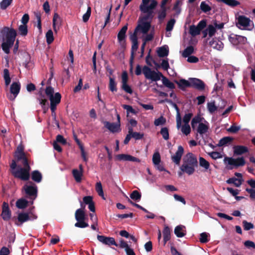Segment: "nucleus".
Listing matches in <instances>:
<instances>
[{"mask_svg": "<svg viewBox=\"0 0 255 255\" xmlns=\"http://www.w3.org/2000/svg\"><path fill=\"white\" fill-rule=\"evenodd\" d=\"M15 158L17 162H20L21 165L23 167L18 166L16 168V163L15 161L12 160L10 165L11 173L15 177L19 178L22 180H27L30 177V167L28 164V159L26 158L24 152H15L14 154Z\"/></svg>", "mask_w": 255, "mask_h": 255, "instance_id": "1", "label": "nucleus"}, {"mask_svg": "<svg viewBox=\"0 0 255 255\" xmlns=\"http://www.w3.org/2000/svg\"><path fill=\"white\" fill-rule=\"evenodd\" d=\"M16 35V31L13 28L4 27L1 30L0 37L2 41L1 48L6 54L9 53V49L13 45Z\"/></svg>", "mask_w": 255, "mask_h": 255, "instance_id": "2", "label": "nucleus"}, {"mask_svg": "<svg viewBox=\"0 0 255 255\" xmlns=\"http://www.w3.org/2000/svg\"><path fill=\"white\" fill-rule=\"evenodd\" d=\"M153 17L152 13H143L138 20V24L135 28L134 33L137 35L138 33L146 34L151 27V20Z\"/></svg>", "mask_w": 255, "mask_h": 255, "instance_id": "3", "label": "nucleus"}, {"mask_svg": "<svg viewBox=\"0 0 255 255\" xmlns=\"http://www.w3.org/2000/svg\"><path fill=\"white\" fill-rule=\"evenodd\" d=\"M198 162L195 156L192 153H187L183 158V163L180 166V170L188 175L192 174L195 171V167Z\"/></svg>", "mask_w": 255, "mask_h": 255, "instance_id": "4", "label": "nucleus"}, {"mask_svg": "<svg viewBox=\"0 0 255 255\" xmlns=\"http://www.w3.org/2000/svg\"><path fill=\"white\" fill-rule=\"evenodd\" d=\"M45 94L49 98L50 101V109L54 113L56 109V107L61 101V96L59 93H54V88L51 86H48L45 89Z\"/></svg>", "mask_w": 255, "mask_h": 255, "instance_id": "5", "label": "nucleus"}, {"mask_svg": "<svg viewBox=\"0 0 255 255\" xmlns=\"http://www.w3.org/2000/svg\"><path fill=\"white\" fill-rule=\"evenodd\" d=\"M236 25L240 29L252 30L254 28V22L243 15L236 16Z\"/></svg>", "mask_w": 255, "mask_h": 255, "instance_id": "6", "label": "nucleus"}, {"mask_svg": "<svg viewBox=\"0 0 255 255\" xmlns=\"http://www.w3.org/2000/svg\"><path fill=\"white\" fill-rule=\"evenodd\" d=\"M224 161L225 164L229 166L228 168L229 169L243 166L246 163L245 160L243 157L237 158L226 157L224 158Z\"/></svg>", "mask_w": 255, "mask_h": 255, "instance_id": "7", "label": "nucleus"}, {"mask_svg": "<svg viewBox=\"0 0 255 255\" xmlns=\"http://www.w3.org/2000/svg\"><path fill=\"white\" fill-rule=\"evenodd\" d=\"M26 194V197L31 200V204H33V201L37 197V188L36 185L32 182L27 183L23 187Z\"/></svg>", "mask_w": 255, "mask_h": 255, "instance_id": "8", "label": "nucleus"}, {"mask_svg": "<svg viewBox=\"0 0 255 255\" xmlns=\"http://www.w3.org/2000/svg\"><path fill=\"white\" fill-rule=\"evenodd\" d=\"M142 72L146 79L152 81H157L160 80L162 74L161 72L152 70L149 67L144 66L142 68Z\"/></svg>", "mask_w": 255, "mask_h": 255, "instance_id": "9", "label": "nucleus"}, {"mask_svg": "<svg viewBox=\"0 0 255 255\" xmlns=\"http://www.w3.org/2000/svg\"><path fill=\"white\" fill-rule=\"evenodd\" d=\"M150 0H142V3L139 8L143 13H152L153 10L157 5V2L155 0H152L150 3L148 4Z\"/></svg>", "mask_w": 255, "mask_h": 255, "instance_id": "10", "label": "nucleus"}, {"mask_svg": "<svg viewBox=\"0 0 255 255\" xmlns=\"http://www.w3.org/2000/svg\"><path fill=\"white\" fill-rule=\"evenodd\" d=\"M224 25V24L223 23H220L219 24L215 23L214 25H209L203 31V37L205 38L207 36L211 37L214 36L217 32V29L221 30L223 28Z\"/></svg>", "mask_w": 255, "mask_h": 255, "instance_id": "11", "label": "nucleus"}, {"mask_svg": "<svg viewBox=\"0 0 255 255\" xmlns=\"http://www.w3.org/2000/svg\"><path fill=\"white\" fill-rule=\"evenodd\" d=\"M228 39L229 41L235 46L245 44L247 42V39L246 37L236 35L234 33L230 34Z\"/></svg>", "mask_w": 255, "mask_h": 255, "instance_id": "12", "label": "nucleus"}, {"mask_svg": "<svg viewBox=\"0 0 255 255\" xmlns=\"http://www.w3.org/2000/svg\"><path fill=\"white\" fill-rule=\"evenodd\" d=\"M36 218L37 216L35 215L31 214L29 215L26 213H20L18 214L17 220L15 221V223L17 226H20L24 222L29 220H33Z\"/></svg>", "mask_w": 255, "mask_h": 255, "instance_id": "13", "label": "nucleus"}, {"mask_svg": "<svg viewBox=\"0 0 255 255\" xmlns=\"http://www.w3.org/2000/svg\"><path fill=\"white\" fill-rule=\"evenodd\" d=\"M20 89V84L19 82H13L10 86V91L12 95L8 96V99L11 101H13L19 93Z\"/></svg>", "mask_w": 255, "mask_h": 255, "instance_id": "14", "label": "nucleus"}, {"mask_svg": "<svg viewBox=\"0 0 255 255\" xmlns=\"http://www.w3.org/2000/svg\"><path fill=\"white\" fill-rule=\"evenodd\" d=\"M98 240L103 244L111 246L114 245L116 247L118 246V245L115 242V239L112 237H108L102 235L97 236Z\"/></svg>", "mask_w": 255, "mask_h": 255, "instance_id": "15", "label": "nucleus"}, {"mask_svg": "<svg viewBox=\"0 0 255 255\" xmlns=\"http://www.w3.org/2000/svg\"><path fill=\"white\" fill-rule=\"evenodd\" d=\"M11 211L9 208L8 203L4 202L2 206L1 216L4 221H8L11 218Z\"/></svg>", "mask_w": 255, "mask_h": 255, "instance_id": "16", "label": "nucleus"}, {"mask_svg": "<svg viewBox=\"0 0 255 255\" xmlns=\"http://www.w3.org/2000/svg\"><path fill=\"white\" fill-rule=\"evenodd\" d=\"M184 152V149L181 145L178 147V149L175 154L171 156L172 161L177 165H179Z\"/></svg>", "mask_w": 255, "mask_h": 255, "instance_id": "17", "label": "nucleus"}, {"mask_svg": "<svg viewBox=\"0 0 255 255\" xmlns=\"http://www.w3.org/2000/svg\"><path fill=\"white\" fill-rule=\"evenodd\" d=\"M104 124L105 127L113 133L121 131L120 123H113L105 121L104 122Z\"/></svg>", "mask_w": 255, "mask_h": 255, "instance_id": "18", "label": "nucleus"}, {"mask_svg": "<svg viewBox=\"0 0 255 255\" xmlns=\"http://www.w3.org/2000/svg\"><path fill=\"white\" fill-rule=\"evenodd\" d=\"M190 86L198 90H203L205 87V84L200 79L197 78L190 79Z\"/></svg>", "mask_w": 255, "mask_h": 255, "instance_id": "19", "label": "nucleus"}, {"mask_svg": "<svg viewBox=\"0 0 255 255\" xmlns=\"http://www.w3.org/2000/svg\"><path fill=\"white\" fill-rule=\"evenodd\" d=\"M209 45L213 48L219 51H221L224 48L223 42L217 38H213L209 41Z\"/></svg>", "mask_w": 255, "mask_h": 255, "instance_id": "20", "label": "nucleus"}, {"mask_svg": "<svg viewBox=\"0 0 255 255\" xmlns=\"http://www.w3.org/2000/svg\"><path fill=\"white\" fill-rule=\"evenodd\" d=\"M118 160L121 161H130L133 162H139L140 159L129 154H121L117 156Z\"/></svg>", "mask_w": 255, "mask_h": 255, "instance_id": "21", "label": "nucleus"}, {"mask_svg": "<svg viewBox=\"0 0 255 255\" xmlns=\"http://www.w3.org/2000/svg\"><path fill=\"white\" fill-rule=\"evenodd\" d=\"M62 20L58 13H55L53 17V28L55 32H57L61 25Z\"/></svg>", "mask_w": 255, "mask_h": 255, "instance_id": "22", "label": "nucleus"}, {"mask_svg": "<svg viewBox=\"0 0 255 255\" xmlns=\"http://www.w3.org/2000/svg\"><path fill=\"white\" fill-rule=\"evenodd\" d=\"M128 29V25L124 26L120 30L118 34V39L121 44H123L125 42L126 38V33Z\"/></svg>", "mask_w": 255, "mask_h": 255, "instance_id": "23", "label": "nucleus"}, {"mask_svg": "<svg viewBox=\"0 0 255 255\" xmlns=\"http://www.w3.org/2000/svg\"><path fill=\"white\" fill-rule=\"evenodd\" d=\"M234 153L235 155H242L248 151V148L243 145H236L233 147Z\"/></svg>", "mask_w": 255, "mask_h": 255, "instance_id": "24", "label": "nucleus"}, {"mask_svg": "<svg viewBox=\"0 0 255 255\" xmlns=\"http://www.w3.org/2000/svg\"><path fill=\"white\" fill-rule=\"evenodd\" d=\"M208 123L205 121L204 123L199 124L197 130L200 135H203L208 131Z\"/></svg>", "mask_w": 255, "mask_h": 255, "instance_id": "25", "label": "nucleus"}, {"mask_svg": "<svg viewBox=\"0 0 255 255\" xmlns=\"http://www.w3.org/2000/svg\"><path fill=\"white\" fill-rule=\"evenodd\" d=\"M174 234L178 238L183 237L186 234L185 227L182 225L176 226L174 229Z\"/></svg>", "mask_w": 255, "mask_h": 255, "instance_id": "26", "label": "nucleus"}, {"mask_svg": "<svg viewBox=\"0 0 255 255\" xmlns=\"http://www.w3.org/2000/svg\"><path fill=\"white\" fill-rule=\"evenodd\" d=\"M130 39L132 42L131 50L132 54H133V53L135 52L138 48L137 35L133 33L130 36Z\"/></svg>", "mask_w": 255, "mask_h": 255, "instance_id": "27", "label": "nucleus"}, {"mask_svg": "<svg viewBox=\"0 0 255 255\" xmlns=\"http://www.w3.org/2000/svg\"><path fill=\"white\" fill-rule=\"evenodd\" d=\"M233 140V138L231 136H225L221 138L217 145L219 147L226 146L230 144Z\"/></svg>", "mask_w": 255, "mask_h": 255, "instance_id": "28", "label": "nucleus"}, {"mask_svg": "<svg viewBox=\"0 0 255 255\" xmlns=\"http://www.w3.org/2000/svg\"><path fill=\"white\" fill-rule=\"evenodd\" d=\"M72 173L75 181L78 183L81 182L83 176V172L79 171L78 169H73Z\"/></svg>", "mask_w": 255, "mask_h": 255, "instance_id": "29", "label": "nucleus"}, {"mask_svg": "<svg viewBox=\"0 0 255 255\" xmlns=\"http://www.w3.org/2000/svg\"><path fill=\"white\" fill-rule=\"evenodd\" d=\"M158 55L160 57H164L168 55L169 53L168 47L167 45H164L158 48L157 50Z\"/></svg>", "mask_w": 255, "mask_h": 255, "instance_id": "30", "label": "nucleus"}, {"mask_svg": "<svg viewBox=\"0 0 255 255\" xmlns=\"http://www.w3.org/2000/svg\"><path fill=\"white\" fill-rule=\"evenodd\" d=\"M243 181V179L237 178L236 177L230 178L227 180V183L230 184H234L236 187H240Z\"/></svg>", "mask_w": 255, "mask_h": 255, "instance_id": "31", "label": "nucleus"}, {"mask_svg": "<svg viewBox=\"0 0 255 255\" xmlns=\"http://www.w3.org/2000/svg\"><path fill=\"white\" fill-rule=\"evenodd\" d=\"M171 231L167 226H165L163 230L164 244L165 245L167 241L170 239Z\"/></svg>", "mask_w": 255, "mask_h": 255, "instance_id": "32", "label": "nucleus"}, {"mask_svg": "<svg viewBox=\"0 0 255 255\" xmlns=\"http://www.w3.org/2000/svg\"><path fill=\"white\" fill-rule=\"evenodd\" d=\"M194 47L192 46H189L187 47L182 52V56L184 58H187L189 56H191L194 52Z\"/></svg>", "mask_w": 255, "mask_h": 255, "instance_id": "33", "label": "nucleus"}, {"mask_svg": "<svg viewBox=\"0 0 255 255\" xmlns=\"http://www.w3.org/2000/svg\"><path fill=\"white\" fill-rule=\"evenodd\" d=\"M75 219L77 221L85 220V215L84 211L81 209H78L75 212Z\"/></svg>", "mask_w": 255, "mask_h": 255, "instance_id": "34", "label": "nucleus"}, {"mask_svg": "<svg viewBox=\"0 0 255 255\" xmlns=\"http://www.w3.org/2000/svg\"><path fill=\"white\" fill-rule=\"evenodd\" d=\"M31 178L35 182L39 183L42 179V175L38 171L35 170L31 173Z\"/></svg>", "mask_w": 255, "mask_h": 255, "instance_id": "35", "label": "nucleus"}, {"mask_svg": "<svg viewBox=\"0 0 255 255\" xmlns=\"http://www.w3.org/2000/svg\"><path fill=\"white\" fill-rule=\"evenodd\" d=\"M176 82L177 84L178 87L181 90H184L186 87L190 86V82H189L185 79H181L179 81H176Z\"/></svg>", "mask_w": 255, "mask_h": 255, "instance_id": "36", "label": "nucleus"}, {"mask_svg": "<svg viewBox=\"0 0 255 255\" xmlns=\"http://www.w3.org/2000/svg\"><path fill=\"white\" fill-rule=\"evenodd\" d=\"M28 204V201L24 198L18 199L16 202V206L19 209H24L26 208Z\"/></svg>", "mask_w": 255, "mask_h": 255, "instance_id": "37", "label": "nucleus"}, {"mask_svg": "<svg viewBox=\"0 0 255 255\" xmlns=\"http://www.w3.org/2000/svg\"><path fill=\"white\" fill-rule=\"evenodd\" d=\"M161 78L162 83L165 86L170 89H173L175 88L174 84L170 81L167 78L163 76Z\"/></svg>", "mask_w": 255, "mask_h": 255, "instance_id": "38", "label": "nucleus"}, {"mask_svg": "<svg viewBox=\"0 0 255 255\" xmlns=\"http://www.w3.org/2000/svg\"><path fill=\"white\" fill-rule=\"evenodd\" d=\"M39 97L38 98V100L39 102V104L42 106V108H44L46 105H48V101L45 99L44 96L42 95L41 92V89L39 92Z\"/></svg>", "mask_w": 255, "mask_h": 255, "instance_id": "39", "label": "nucleus"}, {"mask_svg": "<svg viewBox=\"0 0 255 255\" xmlns=\"http://www.w3.org/2000/svg\"><path fill=\"white\" fill-rule=\"evenodd\" d=\"M173 106H174V107L175 108V109L176 110V111L177 112L176 117V124H177L176 126H177V128L179 129V128L181 127V118L180 114L179 113V110L178 107L177 106V105L175 104H174Z\"/></svg>", "mask_w": 255, "mask_h": 255, "instance_id": "40", "label": "nucleus"}, {"mask_svg": "<svg viewBox=\"0 0 255 255\" xmlns=\"http://www.w3.org/2000/svg\"><path fill=\"white\" fill-rule=\"evenodd\" d=\"M109 89L112 92H116L117 91V83L114 78L111 77H109Z\"/></svg>", "mask_w": 255, "mask_h": 255, "instance_id": "41", "label": "nucleus"}, {"mask_svg": "<svg viewBox=\"0 0 255 255\" xmlns=\"http://www.w3.org/2000/svg\"><path fill=\"white\" fill-rule=\"evenodd\" d=\"M207 108L210 114L214 113L217 110V107L216 106L214 101L208 102L207 105Z\"/></svg>", "mask_w": 255, "mask_h": 255, "instance_id": "42", "label": "nucleus"}, {"mask_svg": "<svg viewBox=\"0 0 255 255\" xmlns=\"http://www.w3.org/2000/svg\"><path fill=\"white\" fill-rule=\"evenodd\" d=\"M199 165L201 167L204 168L205 170H208L210 167L209 162L202 157L199 158Z\"/></svg>", "mask_w": 255, "mask_h": 255, "instance_id": "43", "label": "nucleus"}, {"mask_svg": "<svg viewBox=\"0 0 255 255\" xmlns=\"http://www.w3.org/2000/svg\"><path fill=\"white\" fill-rule=\"evenodd\" d=\"M219 2H222L230 6H236L240 4V2L236 0H216Z\"/></svg>", "mask_w": 255, "mask_h": 255, "instance_id": "44", "label": "nucleus"}, {"mask_svg": "<svg viewBox=\"0 0 255 255\" xmlns=\"http://www.w3.org/2000/svg\"><path fill=\"white\" fill-rule=\"evenodd\" d=\"M200 29L197 27V26L192 25L189 28V33L192 36H195L199 35L200 33Z\"/></svg>", "mask_w": 255, "mask_h": 255, "instance_id": "45", "label": "nucleus"}, {"mask_svg": "<svg viewBox=\"0 0 255 255\" xmlns=\"http://www.w3.org/2000/svg\"><path fill=\"white\" fill-rule=\"evenodd\" d=\"M166 16V7H160L158 11V18L160 21H162Z\"/></svg>", "mask_w": 255, "mask_h": 255, "instance_id": "46", "label": "nucleus"}, {"mask_svg": "<svg viewBox=\"0 0 255 255\" xmlns=\"http://www.w3.org/2000/svg\"><path fill=\"white\" fill-rule=\"evenodd\" d=\"M3 78L5 81V84L7 86L10 83L11 80L9 76V71L7 69L3 70Z\"/></svg>", "mask_w": 255, "mask_h": 255, "instance_id": "47", "label": "nucleus"}, {"mask_svg": "<svg viewBox=\"0 0 255 255\" xmlns=\"http://www.w3.org/2000/svg\"><path fill=\"white\" fill-rule=\"evenodd\" d=\"M96 190L98 193V195L105 199L104 194L103 190V187L101 182H98L96 184Z\"/></svg>", "mask_w": 255, "mask_h": 255, "instance_id": "48", "label": "nucleus"}, {"mask_svg": "<svg viewBox=\"0 0 255 255\" xmlns=\"http://www.w3.org/2000/svg\"><path fill=\"white\" fill-rule=\"evenodd\" d=\"M28 30L27 25L22 24L18 27V33L21 36H26L27 34Z\"/></svg>", "mask_w": 255, "mask_h": 255, "instance_id": "49", "label": "nucleus"}, {"mask_svg": "<svg viewBox=\"0 0 255 255\" xmlns=\"http://www.w3.org/2000/svg\"><path fill=\"white\" fill-rule=\"evenodd\" d=\"M202 119H203L200 116H197L193 118L191 121L192 128L194 129L197 124H199L200 123H202Z\"/></svg>", "mask_w": 255, "mask_h": 255, "instance_id": "50", "label": "nucleus"}, {"mask_svg": "<svg viewBox=\"0 0 255 255\" xmlns=\"http://www.w3.org/2000/svg\"><path fill=\"white\" fill-rule=\"evenodd\" d=\"M152 162L153 165L161 163V157L159 153L157 151L154 153L152 156Z\"/></svg>", "mask_w": 255, "mask_h": 255, "instance_id": "51", "label": "nucleus"}, {"mask_svg": "<svg viewBox=\"0 0 255 255\" xmlns=\"http://www.w3.org/2000/svg\"><path fill=\"white\" fill-rule=\"evenodd\" d=\"M181 128L182 132L186 135H188L191 132V128L189 125L184 124L183 126L181 125Z\"/></svg>", "mask_w": 255, "mask_h": 255, "instance_id": "52", "label": "nucleus"}, {"mask_svg": "<svg viewBox=\"0 0 255 255\" xmlns=\"http://www.w3.org/2000/svg\"><path fill=\"white\" fill-rule=\"evenodd\" d=\"M46 42L48 44H51L54 40L53 33L52 30L50 29L46 33Z\"/></svg>", "mask_w": 255, "mask_h": 255, "instance_id": "53", "label": "nucleus"}, {"mask_svg": "<svg viewBox=\"0 0 255 255\" xmlns=\"http://www.w3.org/2000/svg\"><path fill=\"white\" fill-rule=\"evenodd\" d=\"M241 129L240 126H237L236 124H233L227 130L230 133H237Z\"/></svg>", "mask_w": 255, "mask_h": 255, "instance_id": "54", "label": "nucleus"}, {"mask_svg": "<svg viewBox=\"0 0 255 255\" xmlns=\"http://www.w3.org/2000/svg\"><path fill=\"white\" fill-rule=\"evenodd\" d=\"M175 23V20L173 18L169 20L167 23L166 27V30L167 32H170L173 28L174 25Z\"/></svg>", "mask_w": 255, "mask_h": 255, "instance_id": "55", "label": "nucleus"}, {"mask_svg": "<svg viewBox=\"0 0 255 255\" xmlns=\"http://www.w3.org/2000/svg\"><path fill=\"white\" fill-rule=\"evenodd\" d=\"M13 0H2L0 3V7L1 9H5L12 3Z\"/></svg>", "mask_w": 255, "mask_h": 255, "instance_id": "56", "label": "nucleus"}, {"mask_svg": "<svg viewBox=\"0 0 255 255\" xmlns=\"http://www.w3.org/2000/svg\"><path fill=\"white\" fill-rule=\"evenodd\" d=\"M130 197L133 200L139 201L141 198V194L137 191L134 190L130 195Z\"/></svg>", "mask_w": 255, "mask_h": 255, "instance_id": "57", "label": "nucleus"}, {"mask_svg": "<svg viewBox=\"0 0 255 255\" xmlns=\"http://www.w3.org/2000/svg\"><path fill=\"white\" fill-rule=\"evenodd\" d=\"M243 225L244 229L246 231H249L254 228V225L251 222H248L245 220L243 221Z\"/></svg>", "mask_w": 255, "mask_h": 255, "instance_id": "58", "label": "nucleus"}, {"mask_svg": "<svg viewBox=\"0 0 255 255\" xmlns=\"http://www.w3.org/2000/svg\"><path fill=\"white\" fill-rule=\"evenodd\" d=\"M209 234L204 232L200 234V241L202 243H206L209 241L208 237Z\"/></svg>", "mask_w": 255, "mask_h": 255, "instance_id": "59", "label": "nucleus"}, {"mask_svg": "<svg viewBox=\"0 0 255 255\" xmlns=\"http://www.w3.org/2000/svg\"><path fill=\"white\" fill-rule=\"evenodd\" d=\"M160 133L162 135L163 138L165 140H168L169 139V132L168 129L167 128H162L160 130Z\"/></svg>", "mask_w": 255, "mask_h": 255, "instance_id": "60", "label": "nucleus"}, {"mask_svg": "<svg viewBox=\"0 0 255 255\" xmlns=\"http://www.w3.org/2000/svg\"><path fill=\"white\" fill-rule=\"evenodd\" d=\"M208 154L213 159H217L222 157V154L217 151L209 152Z\"/></svg>", "mask_w": 255, "mask_h": 255, "instance_id": "61", "label": "nucleus"}, {"mask_svg": "<svg viewBox=\"0 0 255 255\" xmlns=\"http://www.w3.org/2000/svg\"><path fill=\"white\" fill-rule=\"evenodd\" d=\"M91 7L90 6H89L87 8L86 12L83 15V17H82L83 21L84 22H87L89 20L90 16L91 15Z\"/></svg>", "mask_w": 255, "mask_h": 255, "instance_id": "62", "label": "nucleus"}, {"mask_svg": "<svg viewBox=\"0 0 255 255\" xmlns=\"http://www.w3.org/2000/svg\"><path fill=\"white\" fill-rule=\"evenodd\" d=\"M200 8L204 12H208L211 10L210 6L207 4L205 1H202L200 4Z\"/></svg>", "mask_w": 255, "mask_h": 255, "instance_id": "63", "label": "nucleus"}, {"mask_svg": "<svg viewBox=\"0 0 255 255\" xmlns=\"http://www.w3.org/2000/svg\"><path fill=\"white\" fill-rule=\"evenodd\" d=\"M165 119L162 116H161L155 120L154 124L156 126H159L164 125L165 123Z\"/></svg>", "mask_w": 255, "mask_h": 255, "instance_id": "64", "label": "nucleus"}]
</instances>
